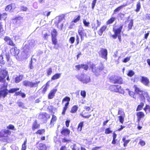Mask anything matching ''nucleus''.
Returning <instances> with one entry per match:
<instances>
[{
  "mask_svg": "<svg viewBox=\"0 0 150 150\" xmlns=\"http://www.w3.org/2000/svg\"><path fill=\"white\" fill-rule=\"evenodd\" d=\"M8 72L5 69L1 70L0 71V82H5V78L7 75Z\"/></svg>",
  "mask_w": 150,
  "mask_h": 150,
  "instance_id": "4468645a",
  "label": "nucleus"
},
{
  "mask_svg": "<svg viewBox=\"0 0 150 150\" xmlns=\"http://www.w3.org/2000/svg\"><path fill=\"white\" fill-rule=\"evenodd\" d=\"M72 150H80V148L77 146L76 144H73L72 147Z\"/></svg>",
  "mask_w": 150,
  "mask_h": 150,
  "instance_id": "864d4df0",
  "label": "nucleus"
},
{
  "mask_svg": "<svg viewBox=\"0 0 150 150\" xmlns=\"http://www.w3.org/2000/svg\"><path fill=\"white\" fill-rule=\"evenodd\" d=\"M40 126V124L38 123L37 120H35L33 124L32 127V129L34 131L35 130L39 128Z\"/></svg>",
  "mask_w": 150,
  "mask_h": 150,
  "instance_id": "393cba45",
  "label": "nucleus"
},
{
  "mask_svg": "<svg viewBox=\"0 0 150 150\" xmlns=\"http://www.w3.org/2000/svg\"><path fill=\"white\" fill-rule=\"evenodd\" d=\"M84 122L83 121L80 122L78 124L77 129L78 131H81L82 128L83 126Z\"/></svg>",
  "mask_w": 150,
  "mask_h": 150,
  "instance_id": "4c0bfd02",
  "label": "nucleus"
},
{
  "mask_svg": "<svg viewBox=\"0 0 150 150\" xmlns=\"http://www.w3.org/2000/svg\"><path fill=\"white\" fill-rule=\"evenodd\" d=\"M7 130H15V128L14 126V125L10 124L8 126L6 127Z\"/></svg>",
  "mask_w": 150,
  "mask_h": 150,
  "instance_id": "8fccbe9b",
  "label": "nucleus"
},
{
  "mask_svg": "<svg viewBox=\"0 0 150 150\" xmlns=\"http://www.w3.org/2000/svg\"><path fill=\"white\" fill-rule=\"evenodd\" d=\"M118 115H121L120 116H125V113L122 110H118Z\"/></svg>",
  "mask_w": 150,
  "mask_h": 150,
  "instance_id": "69168bd1",
  "label": "nucleus"
},
{
  "mask_svg": "<svg viewBox=\"0 0 150 150\" xmlns=\"http://www.w3.org/2000/svg\"><path fill=\"white\" fill-rule=\"evenodd\" d=\"M70 100V98L68 96H65L62 100V103L66 102L63 108L62 114L64 115L65 114V112L68 108V106L69 104V102Z\"/></svg>",
  "mask_w": 150,
  "mask_h": 150,
  "instance_id": "1a4fd4ad",
  "label": "nucleus"
},
{
  "mask_svg": "<svg viewBox=\"0 0 150 150\" xmlns=\"http://www.w3.org/2000/svg\"><path fill=\"white\" fill-rule=\"evenodd\" d=\"M112 131L110 130L109 128H106L105 131V133L106 134H109L112 133Z\"/></svg>",
  "mask_w": 150,
  "mask_h": 150,
  "instance_id": "774afa93",
  "label": "nucleus"
},
{
  "mask_svg": "<svg viewBox=\"0 0 150 150\" xmlns=\"http://www.w3.org/2000/svg\"><path fill=\"white\" fill-rule=\"evenodd\" d=\"M139 144L142 146H143L145 145L146 143L142 139H140L139 140Z\"/></svg>",
  "mask_w": 150,
  "mask_h": 150,
  "instance_id": "5fc2aeb1",
  "label": "nucleus"
},
{
  "mask_svg": "<svg viewBox=\"0 0 150 150\" xmlns=\"http://www.w3.org/2000/svg\"><path fill=\"white\" fill-rule=\"evenodd\" d=\"M80 94L81 96H82L83 98H85L86 96V93L85 91H81Z\"/></svg>",
  "mask_w": 150,
  "mask_h": 150,
  "instance_id": "e2e57ef3",
  "label": "nucleus"
},
{
  "mask_svg": "<svg viewBox=\"0 0 150 150\" xmlns=\"http://www.w3.org/2000/svg\"><path fill=\"white\" fill-rule=\"evenodd\" d=\"M57 120V117L56 116L54 115H52V117L51 119L50 124H53L54 122H55Z\"/></svg>",
  "mask_w": 150,
  "mask_h": 150,
  "instance_id": "ea45409f",
  "label": "nucleus"
},
{
  "mask_svg": "<svg viewBox=\"0 0 150 150\" xmlns=\"http://www.w3.org/2000/svg\"><path fill=\"white\" fill-rule=\"evenodd\" d=\"M136 93H135V91L134 92L133 91H131L129 90L128 91V94L129 95L135 99L136 98Z\"/></svg>",
  "mask_w": 150,
  "mask_h": 150,
  "instance_id": "37998d69",
  "label": "nucleus"
},
{
  "mask_svg": "<svg viewBox=\"0 0 150 150\" xmlns=\"http://www.w3.org/2000/svg\"><path fill=\"white\" fill-rule=\"evenodd\" d=\"M4 39L5 42H8V45L13 47L15 46V44L9 37L6 36L4 37Z\"/></svg>",
  "mask_w": 150,
  "mask_h": 150,
  "instance_id": "a211bd4d",
  "label": "nucleus"
},
{
  "mask_svg": "<svg viewBox=\"0 0 150 150\" xmlns=\"http://www.w3.org/2000/svg\"><path fill=\"white\" fill-rule=\"evenodd\" d=\"M40 82V81L33 82L32 81L25 80L23 82V84L25 86H28L30 88H35L38 87V84Z\"/></svg>",
  "mask_w": 150,
  "mask_h": 150,
  "instance_id": "6e6552de",
  "label": "nucleus"
},
{
  "mask_svg": "<svg viewBox=\"0 0 150 150\" xmlns=\"http://www.w3.org/2000/svg\"><path fill=\"white\" fill-rule=\"evenodd\" d=\"M23 17L19 16L15 17L14 19H13V20L15 21L16 23L18 22L19 21L20 22H21V21L23 20Z\"/></svg>",
  "mask_w": 150,
  "mask_h": 150,
  "instance_id": "de8ad7c7",
  "label": "nucleus"
},
{
  "mask_svg": "<svg viewBox=\"0 0 150 150\" xmlns=\"http://www.w3.org/2000/svg\"><path fill=\"white\" fill-rule=\"evenodd\" d=\"M82 68L86 70H87L88 68V66L86 64H81Z\"/></svg>",
  "mask_w": 150,
  "mask_h": 150,
  "instance_id": "6e6d98bb",
  "label": "nucleus"
},
{
  "mask_svg": "<svg viewBox=\"0 0 150 150\" xmlns=\"http://www.w3.org/2000/svg\"><path fill=\"white\" fill-rule=\"evenodd\" d=\"M32 45H33L32 42H30L28 44H26L23 47V50L22 51L21 53V55L22 56H24L27 55V53L28 51H26V50H29L30 47H31Z\"/></svg>",
  "mask_w": 150,
  "mask_h": 150,
  "instance_id": "2eb2a0df",
  "label": "nucleus"
},
{
  "mask_svg": "<svg viewBox=\"0 0 150 150\" xmlns=\"http://www.w3.org/2000/svg\"><path fill=\"white\" fill-rule=\"evenodd\" d=\"M134 74V72L132 70H130L128 71V74H127V75L130 77H131Z\"/></svg>",
  "mask_w": 150,
  "mask_h": 150,
  "instance_id": "4d7b16f0",
  "label": "nucleus"
},
{
  "mask_svg": "<svg viewBox=\"0 0 150 150\" xmlns=\"http://www.w3.org/2000/svg\"><path fill=\"white\" fill-rule=\"evenodd\" d=\"M8 94L7 85H3L0 88V99L4 98Z\"/></svg>",
  "mask_w": 150,
  "mask_h": 150,
  "instance_id": "0eeeda50",
  "label": "nucleus"
},
{
  "mask_svg": "<svg viewBox=\"0 0 150 150\" xmlns=\"http://www.w3.org/2000/svg\"><path fill=\"white\" fill-rule=\"evenodd\" d=\"M99 55L102 58L107 61L108 59V52L106 49L101 48L98 52Z\"/></svg>",
  "mask_w": 150,
  "mask_h": 150,
  "instance_id": "9b49d317",
  "label": "nucleus"
},
{
  "mask_svg": "<svg viewBox=\"0 0 150 150\" xmlns=\"http://www.w3.org/2000/svg\"><path fill=\"white\" fill-rule=\"evenodd\" d=\"M130 139H128L127 140L126 139V136L124 137L122 139V141L124 142L123 145L124 146H126L127 144L130 141Z\"/></svg>",
  "mask_w": 150,
  "mask_h": 150,
  "instance_id": "c756f323",
  "label": "nucleus"
},
{
  "mask_svg": "<svg viewBox=\"0 0 150 150\" xmlns=\"http://www.w3.org/2000/svg\"><path fill=\"white\" fill-rule=\"evenodd\" d=\"M141 8V3L139 2H138L136 4V8L135 10V11L137 12H139L140 9Z\"/></svg>",
  "mask_w": 150,
  "mask_h": 150,
  "instance_id": "c03bdc74",
  "label": "nucleus"
},
{
  "mask_svg": "<svg viewBox=\"0 0 150 150\" xmlns=\"http://www.w3.org/2000/svg\"><path fill=\"white\" fill-rule=\"evenodd\" d=\"M65 16L64 15H63L62 16H59L58 19V21L57 22H55L56 26L58 28L62 30L63 26V23H61L59 25V23L62 20L64 19Z\"/></svg>",
  "mask_w": 150,
  "mask_h": 150,
  "instance_id": "dca6fc26",
  "label": "nucleus"
},
{
  "mask_svg": "<svg viewBox=\"0 0 150 150\" xmlns=\"http://www.w3.org/2000/svg\"><path fill=\"white\" fill-rule=\"evenodd\" d=\"M50 117V115L46 112H41L38 115V118L40 120L45 122H46L47 120Z\"/></svg>",
  "mask_w": 150,
  "mask_h": 150,
  "instance_id": "ddd939ff",
  "label": "nucleus"
},
{
  "mask_svg": "<svg viewBox=\"0 0 150 150\" xmlns=\"http://www.w3.org/2000/svg\"><path fill=\"white\" fill-rule=\"evenodd\" d=\"M133 20L132 19L130 20L129 23L128 25L127 28L128 31H129L132 29V26L133 25Z\"/></svg>",
  "mask_w": 150,
  "mask_h": 150,
  "instance_id": "473e14b6",
  "label": "nucleus"
},
{
  "mask_svg": "<svg viewBox=\"0 0 150 150\" xmlns=\"http://www.w3.org/2000/svg\"><path fill=\"white\" fill-rule=\"evenodd\" d=\"M133 88L136 93L138 95L140 101L145 103L146 99L148 102H150V95L147 91L141 90L138 86L136 84L133 86Z\"/></svg>",
  "mask_w": 150,
  "mask_h": 150,
  "instance_id": "f257e3e1",
  "label": "nucleus"
},
{
  "mask_svg": "<svg viewBox=\"0 0 150 150\" xmlns=\"http://www.w3.org/2000/svg\"><path fill=\"white\" fill-rule=\"evenodd\" d=\"M22 76L21 75L16 76L15 78V82L18 83L20 82L22 79Z\"/></svg>",
  "mask_w": 150,
  "mask_h": 150,
  "instance_id": "58836bf2",
  "label": "nucleus"
},
{
  "mask_svg": "<svg viewBox=\"0 0 150 150\" xmlns=\"http://www.w3.org/2000/svg\"><path fill=\"white\" fill-rule=\"evenodd\" d=\"M80 115L83 118H88L91 116V115L89 114L88 112L84 110L80 113Z\"/></svg>",
  "mask_w": 150,
  "mask_h": 150,
  "instance_id": "b1692460",
  "label": "nucleus"
},
{
  "mask_svg": "<svg viewBox=\"0 0 150 150\" xmlns=\"http://www.w3.org/2000/svg\"><path fill=\"white\" fill-rule=\"evenodd\" d=\"M71 141L70 139H67L65 138H63L62 139V142L63 143H68Z\"/></svg>",
  "mask_w": 150,
  "mask_h": 150,
  "instance_id": "13d9d810",
  "label": "nucleus"
},
{
  "mask_svg": "<svg viewBox=\"0 0 150 150\" xmlns=\"http://www.w3.org/2000/svg\"><path fill=\"white\" fill-rule=\"evenodd\" d=\"M136 115L137 117V121L139 122L141 119L144 117L145 114L143 112L140 111L137 112Z\"/></svg>",
  "mask_w": 150,
  "mask_h": 150,
  "instance_id": "4be33fe9",
  "label": "nucleus"
},
{
  "mask_svg": "<svg viewBox=\"0 0 150 150\" xmlns=\"http://www.w3.org/2000/svg\"><path fill=\"white\" fill-rule=\"evenodd\" d=\"M125 116H119L118 117L120 122L122 124L123 123Z\"/></svg>",
  "mask_w": 150,
  "mask_h": 150,
  "instance_id": "3c124183",
  "label": "nucleus"
},
{
  "mask_svg": "<svg viewBox=\"0 0 150 150\" xmlns=\"http://www.w3.org/2000/svg\"><path fill=\"white\" fill-rule=\"evenodd\" d=\"M107 28V26L103 25L102 26L98 31V33L100 36H101L104 32L105 31Z\"/></svg>",
  "mask_w": 150,
  "mask_h": 150,
  "instance_id": "5701e85b",
  "label": "nucleus"
},
{
  "mask_svg": "<svg viewBox=\"0 0 150 150\" xmlns=\"http://www.w3.org/2000/svg\"><path fill=\"white\" fill-rule=\"evenodd\" d=\"M47 74V76L50 75L52 73V70L51 67L49 68L46 70Z\"/></svg>",
  "mask_w": 150,
  "mask_h": 150,
  "instance_id": "a18cd8bd",
  "label": "nucleus"
},
{
  "mask_svg": "<svg viewBox=\"0 0 150 150\" xmlns=\"http://www.w3.org/2000/svg\"><path fill=\"white\" fill-rule=\"evenodd\" d=\"M52 44L54 45V48L56 49H58V47L56 46L57 45L58 46V41L57 37H52Z\"/></svg>",
  "mask_w": 150,
  "mask_h": 150,
  "instance_id": "a878e982",
  "label": "nucleus"
},
{
  "mask_svg": "<svg viewBox=\"0 0 150 150\" xmlns=\"http://www.w3.org/2000/svg\"><path fill=\"white\" fill-rule=\"evenodd\" d=\"M57 91L56 89H53L50 91L48 95V98L49 99H52L54 96Z\"/></svg>",
  "mask_w": 150,
  "mask_h": 150,
  "instance_id": "aec40b11",
  "label": "nucleus"
},
{
  "mask_svg": "<svg viewBox=\"0 0 150 150\" xmlns=\"http://www.w3.org/2000/svg\"><path fill=\"white\" fill-rule=\"evenodd\" d=\"M109 79L110 82L113 84H121L123 83V81L121 77L115 75L111 76Z\"/></svg>",
  "mask_w": 150,
  "mask_h": 150,
  "instance_id": "7ed1b4c3",
  "label": "nucleus"
},
{
  "mask_svg": "<svg viewBox=\"0 0 150 150\" xmlns=\"http://www.w3.org/2000/svg\"><path fill=\"white\" fill-rule=\"evenodd\" d=\"M11 53L13 55L16 56L18 54L19 51L16 47H14L11 49Z\"/></svg>",
  "mask_w": 150,
  "mask_h": 150,
  "instance_id": "bb28decb",
  "label": "nucleus"
},
{
  "mask_svg": "<svg viewBox=\"0 0 150 150\" xmlns=\"http://www.w3.org/2000/svg\"><path fill=\"white\" fill-rule=\"evenodd\" d=\"M81 19V16L80 15H79L77 16H76L74 19L71 22L76 23L77 22L80 21Z\"/></svg>",
  "mask_w": 150,
  "mask_h": 150,
  "instance_id": "c9c22d12",
  "label": "nucleus"
},
{
  "mask_svg": "<svg viewBox=\"0 0 150 150\" xmlns=\"http://www.w3.org/2000/svg\"><path fill=\"white\" fill-rule=\"evenodd\" d=\"M37 148L39 150H47V146L46 145L43 143L37 142L36 143Z\"/></svg>",
  "mask_w": 150,
  "mask_h": 150,
  "instance_id": "6ab92c4d",
  "label": "nucleus"
},
{
  "mask_svg": "<svg viewBox=\"0 0 150 150\" xmlns=\"http://www.w3.org/2000/svg\"><path fill=\"white\" fill-rule=\"evenodd\" d=\"M140 81L145 86H149L150 81L149 79L147 77L142 76Z\"/></svg>",
  "mask_w": 150,
  "mask_h": 150,
  "instance_id": "f3484780",
  "label": "nucleus"
},
{
  "mask_svg": "<svg viewBox=\"0 0 150 150\" xmlns=\"http://www.w3.org/2000/svg\"><path fill=\"white\" fill-rule=\"evenodd\" d=\"M117 134L114 132L112 133V144H115L116 143L117 139H116Z\"/></svg>",
  "mask_w": 150,
  "mask_h": 150,
  "instance_id": "c85d7f7f",
  "label": "nucleus"
},
{
  "mask_svg": "<svg viewBox=\"0 0 150 150\" xmlns=\"http://www.w3.org/2000/svg\"><path fill=\"white\" fill-rule=\"evenodd\" d=\"M115 20V18L114 17H112L109 19L106 22L107 25H108L112 24Z\"/></svg>",
  "mask_w": 150,
  "mask_h": 150,
  "instance_id": "7c9ffc66",
  "label": "nucleus"
},
{
  "mask_svg": "<svg viewBox=\"0 0 150 150\" xmlns=\"http://www.w3.org/2000/svg\"><path fill=\"white\" fill-rule=\"evenodd\" d=\"M27 141L26 139L24 141L22 145L21 150H26V144H27Z\"/></svg>",
  "mask_w": 150,
  "mask_h": 150,
  "instance_id": "09e8293b",
  "label": "nucleus"
},
{
  "mask_svg": "<svg viewBox=\"0 0 150 150\" xmlns=\"http://www.w3.org/2000/svg\"><path fill=\"white\" fill-rule=\"evenodd\" d=\"M19 90V88H12L10 89L9 90L8 89V93H13Z\"/></svg>",
  "mask_w": 150,
  "mask_h": 150,
  "instance_id": "a19ab883",
  "label": "nucleus"
},
{
  "mask_svg": "<svg viewBox=\"0 0 150 150\" xmlns=\"http://www.w3.org/2000/svg\"><path fill=\"white\" fill-rule=\"evenodd\" d=\"M11 133V131L6 129H3L0 132V140H4L7 138L8 135H10Z\"/></svg>",
  "mask_w": 150,
  "mask_h": 150,
  "instance_id": "423d86ee",
  "label": "nucleus"
},
{
  "mask_svg": "<svg viewBox=\"0 0 150 150\" xmlns=\"http://www.w3.org/2000/svg\"><path fill=\"white\" fill-rule=\"evenodd\" d=\"M109 88L110 91L113 92L121 93L123 91L121 86L117 85H111Z\"/></svg>",
  "mask_w": 150,
  "mask_h": 150,
  "instance_id": "9d476101",
  "label": "nucleus"
},
{
  "mask_svg": "<svg viewBox=\"0 0 150 150\" xmlns=\"http://www.w3.org/2000/svg\"><path fill=\"white\" fill-rule=\"evenodd\" d=\"M144 110L146 113H147V111L150 112V106L148 105H146L145 107L144 108Z\"/></svg>",
  "mask_w": 150,
  "mask_h": 150,
  "instance_id": "49530a36",
  "label": "nucleus"
},
{
  "mask_svg": "<svg viewBox=\"0 0 150 150\" xmlns=\"http://www.w3.org/2000/svg\"><path fill=\"white\" fill-rule=\"evenodd\" d=\"M45 129H38L35 133L37 134L42 135L45 133Z\"/></svg>",
  "mask_w": 150,
  "mask_h": 150,
  "instance_id": "2f4dec72",
  "label": "nucleus"
},
{
  "mask_svg": "<svg viewBox=\"0 0 150 150\" xmlns=\"http://www.w3.org/2000/svg\"><path fill=\"white\" fill-rule=\"evenodd\" d=\"M83 23L84 25L86 27H88L90 24V23L88 22H87L85 19L83 20Z\"/></svg>",
  "mask_w": 150,
  "mask_h": 150,
  "instance_id": "052dcab7",
  "label": "nucleus"
},
{
  "mask_svg": "<svg viewBox=\"0 0 150 150\" xmlns=\"http://www.w3.org/2000/svg\"><path fill=\"white\" fill-rule=\"evenodd\" d=\"M78 33L80 36L81 40L82 41L84 39V37H87L86 33L83 28L82 26H80L78 30Z\"/></svg>",
  "mask_w": 150,
  "mask_h": 150,
  "instance_id": "f8f14e48",
  "label": "nucleus"
},
{
  "mask_svg": "<svg viewBox=\"0 0 150 150\" xmlns=\"http://www.w3.org/2000/svg\"><path fill=\"white\" fill-rule=\"evenodd\" d=\"M123 25H121L119 27L117 28V26H114L112 29V31L114 34L112 35V37L114 39H115L117 37L120 42H122V37L121 33L123 28Z\"/></svg>",
  "mask_w": 150,
  "mask_h": 150,
  "instance_id": "f03ea898",
  "label": "nucleus"
},
{
  "mask_svg": "<svg viewBox=\"0 0 150 150\" xmlns=\"http://www.w3.org/2000/svg\"><path fill=\"white\" fill-rule=\"evenodd\" d=\"M42 88V93L43 94H45L47 90V88L43 86Z\"/></svg>",
  "mask_w": 150,
  "mask_h": 150,
  "instance_id": "0e129e2a",
  "label": "nucleus"
},
{
  "mask_svg": "<svg viewBox=\"0 0 150 150\" xmlns=\"http://www.w3.org/2000/svg\"><path fill=\"white\" fill-rule=\"evenodd\" d=\"M17 104L19 107H21L22 108H24L25 107L24 105V104L23 102L21 101H18L17 102Z\"/></svg>",
  "mask_w": 150,
  "mask_h": 150,
  "instance_id": "680f3d73",
  "label": "nucleus"
},
{
  "mask_svg": "<svg viewBox=\"0 0 150 150\" xmlns=\"http://www.w3.org/2000/svg\"><path fill=\"white\" fill-rule=\"evenodd\" d=\"M90 68L91 69L92 71L96 76H98L100 74V73L104 69L103 64H102L101 65L97 68L96 65L94 64H92L90 66Z\"/></svg>",
  "mask_w": 150,
  "mask_h": 150,
  "instance_id": "20e7f679",
  "label": "nucleus"
},
{
  "mask_svg": "<svg viewBox=\"0 0 150 150\" xmlns=\"http://www.w3.org/2000/svg\"><path fill=\"white\" fill-rule=\"evenodd\" d=\"M61 75V73H56L53 75L51 78V81L59 79Z\"/></svg>",
  "mask_w": 150,
  "mask_h": 150,
  "instance_id": "cd10ccee",
  "label": "nucleus"
},
{
  "mask_svg": "<svg viewBox=\"0 0 150 150\" xmlns=\"http://www.w3.org/2000/svg\"><path fill=\"white\" fill-rule=\"evenodd\" d=\"M12 4H10L7 5L6 7V8H5V10L6 11H11L12 9Z\"/></svg>",
  "mask_w": 150,
  "mask_h": 150,
  "instance_id": "603ef678",
  "label": "nucleus"
},
{
  "mask_svg": "<svg viewBox=\"0 0 150 150\" xmlns=\"http://www.w3.org/2000/svg\"><path fill=\"white\" fill-rule=\"evenodd\" d=\"M76 77L79 81L83 83H87L90 81V78L88 76L85 75L84 74H81L80 75L76 76Z\"/></svg>",
  "mask_w": 150,
  "mask_h": 150,
  "instance_id": "39448f33",
  "label": "nucleus"
},
{
  "mask_svg": "<svg viewBox=\"0 0 150 150\" xmlns=\"http://www.w3.org/2000/svg\"><path fill=\"white\" fill-rule=\"evenodd\" d=\"M70 132V130L68 128H63L61 131V134L64 136H69Z\"/></svg>",
  "mask_w": 150,
  "mask_h": 150,
  "instance_id": "412c9836",
  "label": "nucleus"
},
{
  "mask_svg": "<svg viewBox=\"0 0 150 150\" xmlns=\"http://www.w3.org/2000/svg\"><path fill=\"white\" fill-rule=\"evenodd\" d=\"M0 64H4L5 62L3 60V57L2 55H0Z\"/></svg>",
  "mask_w": 150,
  "mask_h": 150,
  "instance_id": "338daca9",
  "label": "nucleus"
},
{
  "mask_svg": "<svg viewBox=\"0 0 150 150\" xmlns=\"http://www.w3.org/2000/svg\"><path fill=\"white\" fill-rule=\"evenodd\" d=\"M144 106V103L143 102H141L140 104L137 106L136 108V111H138L141 110Z\"/></svg>",
  "mask_w": 150,
  "mask_h": 150,
  "instance_id": "f704fd0d",
  "label": "nucleus"
},
{
  "mask_svg": "<svg viewBox=\"0 0 150 150\" xmlns=\"http://www.w3.org/2000/svg\"><path fill=\"white\" fill-rule=\"evenodd\" d=\"M125 5H122L116 8L114 10V13L115 14L116 12L119 11Z\"/></svg>",
  "mask_w": 150,
  "mask_h": 150,
  "instance_id": "e433bc0d",
  "label": "nucleus"
},
{
  "mask_svg": "<svg viewBox=\"0 0 150 150\" xmlns=\"http://www.w3.org/2000/svg\"><path fill=\"white\" fill-rule=\"evenodd\" d=\"M51 35L52 37H56L57 35V32L55 29H53L51 31Z\"/></svg>",
  "mask_w": 150,
  "mask_h": 150,
  "instance_id": "79ce46f5",
  "label": "nucleus"
},
{
  "mask_svg": "<svg viewBox=\"0 0 150 150\" xmlns=\"http://www.w3.org/2000/svg\"><path fill=\"white\" fill-rule=\"evenodd\" d=\"M75 41V38L74 37H71L69 39V42L71 44H73Z\"/></svg>",
  "mask_w": 150,
  "mask_h": 150,
  "instance_id": "bf43d9fd",
  "label": "nucleus"
},
{
  "mask_svg": "<svg viewBox=\"0 0 150 150\" xmlns=\"http://www.w3.org/2000/svg\"><path fill=\"white\" fill-rule=\"evenodd\" d=\"M78 109V107L77 105H74L72 107L70 110L71 113H74L76 112Z\"/></svg>",
  "mask_w": 150,
  "mask_h": 150,
  "instance_id": "72a5a7b5",
  "label": "nucleus"
}]
</instances>
